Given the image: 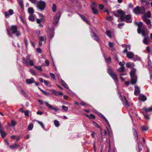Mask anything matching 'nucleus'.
Wrapping results in <instances>:
<instances>
[{"instance_id": "obj_1", "label": "nucleus", "mask_w": 152, "mask_h": 152, "mask_svg": "<svg viewBox=\"0 0 152 152\" xmlns=\"http://www.w3.org/2000/svg\"><path fill=\"white\" fill-rule=\"evenodd\" d=\"M113 14L115 16L119 18L118 20L119 22H121L124 20L128 23L132 22L130 15H127L125 16L124 12L121 10H118L116 12H114Z\"/></svg>"}, {"instance_id": "obj_2", "label": "nucleus", "mask_w": 152, "mask_h": 152, "mask_svg": "<svg viewBox=\"0 0 152 152\" xmlns=\"http://www.w3.org/2000/svg\"><path fill=\"white\" fill-rule=\"evenodd\" d=\"M135 24L138 26L137 30L138 33H141L142 36L148 35V30L144 29L145 26H143V23L142 22H135Z\"/></svg>"}, {"instance_id": "obj_3", "label": "nucleus", "mask_w": 152, "mask_h": 152, "mask_svg": "<svg viewBox=\"0 0 152 152\" xmlns=\"http://www.w3.org/2000/svg\"><path fill=\"white\" fill-rule=\"evenodd\" d=\"M108 73L110 75L112 78L114 80L115 84L116 85L118 84V80L117 78L115 73L113 71L112 69L110 67H108Z\"/></svg>"}, {"instance_id": "obj_4", "label": "nucleus", "mask_w": 152, "mask_h": 152, "mask_svg": "<svg viewBox=\"0 0 152 152\" xmlns=\"http://www.w3.org/2000/svg\"><path fill=\"white\" fill-rule=\"evenodd\" d=\"M136 70L134 69H132L131 71L130 76L131 77V83L133 84H135L137 82V78L135 75Z\"/></svg>"}, {"instance_id": "obj_5", "label": "nucleus", "mask_w": 152, "mask_h": 152, "mask_svg": "<svg viewBox=\"0 0 152 152\" xmlns=\"http://www.w3.org/2000/svg\"><path fill=\"white\" fill-rule=\"evenodd\" d=\"M133 12L136 14L144 13L145 12V9L143 7H140L137 6L134 9Z\"/></svg>"}, {"instance_id": "obj_6", "label": "nucleus", "mask_w": 152, "mask_h": 152, "mask_svg": "<svg viewBox=\"0 0 152 152\" xmlns=\"http://www.w3.org/2000/svg\"><path fill=\"white\" fill-rule=\"evenodd\" d=\"M10 30L13 34H15L17 37H18L21 34L20 32L17 30V27L16 26L13 25L11 26L10 28Z\"/></svg>"}, {"instance_id": "obj_7", "label": "nucleus", "mask_w": 152, "mask_h": 152, "mask_svg": "<svg viewBox=\"0 0 152 152\" xmlns=\"http://www.w3.org/2000/svg\"><path fill=\"white\" fill-rule=\"evenodd\" d=\"M142 18L146 24L148 25V28H151L152 26L151 20L149 19H147V18H146V15L143 16L142 17Z\"/></svg>"}, {"instance_id": "obj_8", "label": "nucleus", "mask_w": 152, "mask_h": 152, "mask_svg": "<svg viewBox=\"0 0 152 152\" xmlns=\"http://www.w3.org/2000/svg\"><path fill=\"white\" fill-rule=\"evenodd\" d=\"M46 3L45 1H40L37 5V7L41 10H43L45 7Z\"/></svg>"}, {"instance_id": "obj_9", "label": "nucleus", "mask_w": 152, "mask_h": 152, "mask_svg": "<svg viewBox=\"0 0 152 152\" xmlns=\"http://www.w3.org/2000/svg\"><path fill=\"white\" fill-rule=\"evenodd\" d=\"M61 16V13L60 12L57 13L55 16L54 17L53 19V24L56 25L58 22Z\"/></svg>"}, {"instance_id": "obj_10", "label": "nucleus", "mask_w": 152, "mask_h": 152, "mask_svg": "<svg viewBox=\"0 0 152 152\" xmlns=\"http://www.w3.org/2000/svg\"><path fill=\"white\" fill-rule=\"evenodd\" d=\"M13 13V10L12 9H10L8 10V12H5V17L6 18H8L10 15H12Z\"/></svg>"}, {"instance_id": "obj_11", "label": "nucleus", "mask_w": 152, "mask_h": 152, "mask_svg": "<svg viewBox=\"0 0 152 152\" xmlns=\"http://www.w3.org/2000/svg\"><path fill=\"white\" fill-rule=\"evenodd\" d=\"M45 104L46 105V106L48 107H49V108L53 109L55 111H57L59 110L58 109V108H57V107H54L53 106L49 104L48 102H45Z\"/></svg>"}, {"instance_id": "obj_12", "label": "nucleus", "mask_w": 152, "mask_h": 152, "mask_svg": "<svg viewBox=\"0 0 152 152\" xmlns=\"http://www.w3.org/2000/svg\"><path fill=\"white\" fill-rule=\"evenodd\" d=\"M148 35L145 36H143L145 37L143 40V43L146 45H148L149 44V39L148 37Z\"/></svg>"}, {"instance_id": "obj_13", "label": "nucleus", "mask_w": 152, "mask_h": 152, "mask_svg": "<svg viewBox=\"0 0 152 152\" xmlns=\"http://www.w3.org/2000/svg\"><path fill=\"white\" fill-rule=\"evenodd\" d=\"M126 53V56L129 58L131 59L133 58L134 54L133 52L130 51Z\"/></svg>"}, {"instance_id": "obj_14", "label": "nucleus", "mask_w": 152, "mask_h": 152, "mask_svg": "<svg viewBox=\"0 0 152 152\" xmlns=\"http://www.w3.org/2000/svg\"><path fill=\"white\" fill-rule=\"evenodd\" d=\"M30 56H27L26 57V59L25 58H23V62L24 64L27 65L28 64V61H29L31 60H30Z\"/></svg>"}, {"instance_id": "obj_15", "label": "nucleus", "mask_w": 152, "mask_h": 152, "mask_svg": "<svg viewBox=\"0 0 152 152\" xmlns=\"http://www.w3.org/2000/svg\"><path fill=\"white\" fill-rule=\"evenodd\" d=\"M26 82L28 84H30L35 82V80L33 78L31 77L30 79H26Z\"/></svg>"}, {"instance_id": "obj_16", "label": "nucleus", "mask_w": 152, "mask_h": 152, "mask_svg": "<svg viewBox=\"0 0 152 152\" xmlns=\"http://www.w3.org/2000/svg\"><path fill=\"white\" fill-rule=\"evenodd\" d=\"M135 88L134 95L136 96L138 95L140 92V88L138 86H135Z\"/></svg>"}, {"instance_id": "obj_17", "label": "nucleus", "mask_w": 152, "mask_h": 152, "mask_svg": "<svg viewBox=\"0 0 152 152\" xmlns=\"http://www.w3.org/2000/svg\"><path fill=\"white\" fill-rule=\"evenodd\" d=\"M50 91H53V94L56 96H58L59 95H62L63 94L61 92L56 91L54 90H51Z\"/></svg>"}, {"instance_id": "obj_18", "label": "nucleus", "mask_w": 152, "mask_h": 152, "mask_svg": "<svg viewBox=\"0 0 152 152\" xmlns=\"http://www.w3.org/2000/svg\"><path fill=\"white\" fill-rule=\"evenodd\" d=\"M139 99L140 100L142 101H145L146 99V97L144 95L141 94L139 95Z\"/></svg>"}, {"instance_id": "obj_19", "label": "nucleus", "mask_w": 152, "mask_h": 152, "mask_svg": "<svg viewBox=\"0 0 152 152\" xmlns=\"http://www.w3.org/2000/svg\"><path fill=\"white\" fill-rule=\"evenodd\" d=\"M123 104L125 105L126 107H128L129 106V104L128 103V102L127 100L126 99L125 97H124L123 100H122Z\"/></svg>"}, {"instance_id": "obj_20", "label": "nucleus", "mask_w": 152, "mask_h": 152, "mask_svg": "<svg viewBox=\"0 0 152 152\" xmlns=\"http://www.w3.org/2000/svg\"><path fill=\"white\" fill-rule=\"evenodd\" d=\"M28 11L30 15L33 14L34 12V10L33 8L30 7L28 9Z\"/></svg>"}, {"instance_id": "obj_21", "label": "nucleus", "mask_w": 152, "mask_h": 152, "mask_svg": "<svg viewBox=\"0 0 152 152\" xmlns=\"http://www.w3.org/2000/svg\"><path fill=\"white\" fill-rule=\"evenodd\" d=\"M61 82L62 85H63V86L65 87L66 88L69 89V87H68L67 85L65 83V82L64 80L61 79Z\"/></svg>"}, {"instance_id": "obj_22", "label": "nucleus", "mask_w": 152, "mask_h": 152, "mask_svg": "<svg viewBox=\"0 0 152 152\" xmlns=\"http://www.w3.org/2000/svg\"><path fill=\"white\" fill-rule=\"evenodd\" d=\"M144 110L146 113L148 112L152 111V106L148 108H145Z\"/></svg>"}, {"instance_id": "obj_23", "label": "nucleus", "mask_w": 152, "mask_h": 152, "mask_svg": "<svg viewBox=\"0 0 152 152\" xmlns=\"http://www.w3.org/2000/svg\"><path fill=\"white\" fill-rule=\"evenodd\" d=\"M28 19L30 21H34V16L33 15H30V16L28 17Z\"/></svg>"}, {"instance_id": "obj_24", "label": "nucleus", "mask_w": 152, "mask_h": 152, "mask_svg": "<svg viewBox=\"0 0 152 152\" xmlns=\"http://www.w3.org/2000/svg\"><path fill=\"white\" fill-rule=\"evenodd\" d=\"M148 68L151 72L152 71V64L151 62L149 60L148 61Z\"/></svg>"}, {"instance_id": "obj_25", "label": "nucleus", "mask_w": 152, "mask_h": 152, "mask_svg": "<svg viewBox=\"0 0 152 152\" xmlns=\"http://www.w3.org/2000/svg\"><path fill=\"white\" fill-rule=\"evenodd\" d=\"M52 9L53 11V12H55L57 10V5L55 4H53Z\"/></svg>"}, {"instance_id": "obj_26", "label": "nucleus", "mask_w": 152, "mask_h": 152, "mask_svg": "<svg viewBox=\"0 0 152 152\" xmlns=\"http://www.w3.org/2000/svg\"><path fill=\"white\" fill-rule=\"evenodd\" d=\"M80 16L81 17V18L85 21L88 24H89V22L87 20V19L85 18V17L84 16H83V15H80Z\"/></svg>"}, {"instance_id": "obj_27", "label": "nucleus", "mask_w": 152, "mask_h": 152, "mask_svg": "<svg viewBox=\"0 0 152 152\" xmlns=\"http://www.w3.org/2000/svg\"><path fill=\"white\" fill-rule=\"evenodd\" d=\"M122 46L123 48H125V49L124 50H123V52L124 53L127 52V51L128 50V49H127L128 47H127V45L125 44H124V45L123 44V45H122Z\"/></svg>"}, {"instance_id": "obj_28", "label": "nucleus", "mask_w": 152, "mask_h": 152, "mask_svg": "<svg viewBox=\"0 0 152 152\" xmlns=\"http://www.w3.org/2000/svg\"><path fill=\"white\" fill-rule=\"evenodd\" d=\"M125 70L124 66H121L118 70V71L119 72H124Z\"/></svg>"}, {"instance_id": "obj_29", "label": "nucleus", "mask_w": 152, "mask_h": 152, "mask_svg": "<svg viewBox=\"0 0 152 152\" xmlns=\"http://www.w3.org/2000/svg\"><path fill=\"white\" fill-rule=\"evenodd\" d=\"M133 64L132 62H128L126 63V66L127 67L131 68L133 66Z\"/></svg>"}, {"instance_id": "obj_30", "label": "nucleus", "mask_w": 152, "mask_h": 152, "mask_svg": "<svg viewBox=\"0 0 152 152\" xmlns=\"http://www.w3.org/2000/svg\"><path fill=\"white\" fill-rule=\"evenodd\" d=\"M133 134L135 136V138H136V139L137 140L138 138L136 130L135 129L133 130Z\"/></svg>"}, {"instance_id": "obj_31", "label": "nucleus", "mask_w": 152, "mask_h": 152, "mask_svg": "<svg viewBox=\"0 0 152 152\" xmlns=\"http://www.w3.org/2000/svg\"><path fill=\"white\" fill-rule=\"evenodd\" d=\"M91 9L93 11V13L94 14H96L98 13V11L94 7H91Z\"/></svg>"}, {"instance_id": "obj_32", "label": "nucleus", "mask_w": 152, "mask_h": 152, "mask_svg": "<svg viewBox=\"0 0 152 152\" xmlns=\"http://www.w3.org/2000/svg\"><path fill=\"white\" fill-rule=\"evenodd\" d=\"M93 39L96 40V41L98 40V39L97 36L95 34H93V35L91 36Z\"/></svg>"}, {"instance_id": "obj_33", "label": "nucleus", "mask_w": 152, "mask_h": 152, "mask_svg": "<svg viewBox=\"0 0 152 152\" xmlns=\"http://www.w3.org/2000/svg\"><path fill=\"white\" fill-rule=\"evenodd\" d=\"M142 129L143 131H147L148 128L147 126H142Z\"/></svg>"}, {"instance_id": "obj_34", "label": "nucleus", "mask_w": 152, "mask_h": 152, "mask_svg": "<svg viewBox=\"0 0 152 152\" xmlns=\"http://www.w3.org/2000/svg\"><path fill=\"white\" fill-rule=\"evenodd\" d=\"M37 122L45 130V129L44 126V124L42 122L39 121H37Z\"/></svg>"}, {"instance_id": "obj_35", "label": "nucleus", "mask_w": 152, "mask_h": 152, "mask_svg": "<svg viewBox=\"0 0 152 152\" xmlns=\"http://www.w3.org/2000/svg\"><path fill=\"white\" fill-rule=\"evenodd\" d=\"M54 124L56 127H58L59 126V122L57 120H55L54 121Z\"/></svg>"}, {"instance_id": "obj_36", "label": "nucleus", "mask_w": 152, "mask_h": 152, "mask_svg": "<svg viewBox=\"0 0 152 152\" xmlns=\"http://www.w3.org/2000/svg\"><path fill=\"white\" fill-rule=\"evenodd\" d=\"M138 149L139 151H141L142 150V149L141 148L142 147V144L141 143L140 144V143H138Z\"/></svg>"}, {"instance_id": "obj_37", "label": "nucleus", "mask_w": 152, "mask_h": 152, "mask_svg": "<svg viewBox=\"0 0 152 152\" xmlns=\"http://www.w3.org/2000/svg\"><path fill=\"white\" fill-rule=\"evenodd\" d=\"M46 36H41L39 37V41H43L44 39H45V41H46Z\"/></svg>"}, {"instance_id": "obj_38", "label": "nucleus", "mask_w": 152, "mask_h": 152, "mask_svg": "<svg viewBox=\"0 0 152 152\" xmlns=\"http://www.w3.org/2000/svg\"><path fill=\"white\" fill-rule=\"evenodd\" d=\"M33 125L32 124H29L28 127V130H31L33 129Z\"/></svg>"}, {"instance_id": "obj_39", "label": "nucleus", "mask_w": 152, "mask_h": 152, "mask_svg": "<svg viewBox=\"0 0 152 152\" xmlns=\"http://www.w3.org/2000/svg\"><path fill=\"white\" fill-rule=\"evenodd\" d=\"M146 15V17L148 18H150L151 17V13L150 11H148L147 13L145 14L144 15Z\"/></svg>"}, {"instance_id": "obj_40", "label": "nucleus", "mask_w": 152, "mask_h": 152, "mask_svg": "<svg viewBox=\"0 0 152 152\" xmlns=\"http://www.w3.org/2000/svg\"><path fill=\"white\" fill-rule=\"evenodd\" d=\"M106 34L107 36L109 37H111V33L110 31H106Z\"/></svg>"}, {"instance_id": "obj_41", "label": "nucleus", "mask_w": 152, "mask_h": 152, "mask_svg": "<svg viewBox=\"0 0 152 152\" xmlns=\"http://www.w3.org/2000/svg\"><path fill=\"white\" fill-rule=\"evenodd\" d=\"M18 145L16 144H15L12 146H10V147L12 149H14L16 148L17 147H18Z\"/></svg>"}, {"instance_id": "obj_42", "label": "nucleus", "mask_w": 152, "mask_h": 152, "mask_svg": "<svg viewBox=\"0 0 152 152\" xmlns=\"http://www.w3.org/2000/svg\"><path fill=\"white\" fill-rule=\"evenodd\" d=\"M105 60L107 63L109 64L111 62V59L110 57H109L107 58Z\"/></svg>"}, {"instance_id": "obj_43", "label": "nucleus", "mask_w": 152, "mask_h": 152, "mask_svg": "<svg viewBox=\"0 0 152 152\" xmlns=\"http://www.w3.org/2000/svg\"><path fill=\"white\" fill-rule=\"evenodd\" d=\"M125 62L124 61H123L122 62H120L119 64L121 66H124V65L125 64Z\"/></svg>"}, {"instance_id": "obj_44", "label": "nucleus", "mask_w": 152, "mask_h": 152, "mask_svg": "<svg viewBox=\"0 0 152 152\" xmlns=\"http://www.w3.org/2000/svg\"><path fill=\"white\" fill-rule=\"evenodd\" d=\"M16 124V122L13 120H12L11 122V125L12 126H15Z\"/></svg>"}, {"instance_id": "obj_45", "label": "nucleus", "mask_w": 152, "mask_h": 152, "mask_svg": "<svg viewBox=\"0 0 152 152\" xmlns=\"http://www.w3.org/2000/svg\"><path fill=\"white\" fill-rule=\"evenodd\" d=\"M0 133L1 135V136L4 137L6 136V134L5 132H4L3 131L0 132Z\"/></svg>"}, {"instance_id": "obj_46", "label": "nucleus", "mask_w": 152, "mask_h": 152, "mask_svg": "<svg viewBox=\"0 0 152 152\" xmlns=\"http://www.w3.org/2000/svg\"><path fill=\"white\" fill-rule=\"evenodd\" d=\"M35 67L37 69H38V70H39L40 71H42V67L40 66H35Z\"/></svg>"}, {"instance_id": "obj_47", "label": "nucleus", "mask_w": 152, "mask_h": 152, "mask_svg": "<svg viewBox=\"0 0 152 152\" xmlns=\"http://www.w3.org/2000/svg\"><path fill=\"white\" fill-rule=\"evenodd\" d=\"M30 72L31 73L34 75H35L36 74V73L32 69H30Z\"/></svg>"}, {"instance_id": "obj_48", "label": "nucleus", "mask_w": 152, "mask_h": 152, "mask_svg": "<svg viewBox=\"0 0 152 152\" xmlns=\"http://www.w3.org/2000/svg\"><path fill=\"white\" fill-rule=\"evenodd\" d=\"M62 108L65 111H67L68 109V107L64 105L62 106Z\"/></svg>"}, {"instance_id": "obj_49", "label": "nucleus", "mask_w": 152, "mask_h": 152, "mask_svg": "<svg viewBox=\"0 0 152 152\" xmlns=\"http://www.w3.org/2000/svg\"><path fill=\"white\" fill-rule=\"evenodd\" d=\"M95 116L92 114H91L90 115L89 118L91 119H95Z\"/></svg>"}, {"instance_id": "obj_50", "label": "nucleus", "mask_w": 152, "mask_h": 152, "mask_svg": "<svg viewBox=\"0 0 152 152\" xmlns=\"http://www.w3.org/2000/svg\"><path fill=\"white\" fill-rule=\"evenodd\" d=\"M43 20L42 19H37V23L39 24H40L41 21Z\"/></svg>"}, {"instance_id": "obj_51", "label": "nucleus", "mask_w": 152, "mask_h": 152, "mask_svg": "<svg viewBox=\"0 0 152 152\" xmlns=\"http://www.w3.org/2000/svg\"><path fill=\"white\" fill-rule=\"evenodd\" d=\"M20 18V19L22 21V23L24 24L25 23V21L24 20V19H23V17L22 16H19Z\"/></svg>"}, {"instance_id": "obj_52", "label": "nucleus", "mask_w": 152, "mask_h": 152, "mask_svg": "<svg viewBox=\"0 0 152 152\" xmlns=\"http://www.w3.org/2000/svg\"><path fill=\"white\" fill-rule=\"evenodd\" d=\"M54 31H53L51 33H50V38H52L53 36L54 35Z\"/></svg>"}, {"instance_id": "obj_53", "label": "nucleus", "mask_w": 152, "mask_h": 152, "mask_svg": "<svg viewBox=\"0 0 152 152\" xmlns=\"http://www.w3.org/2000/svg\"><path fill=\"white\" fill-rule=\"evenodd\" d=\"M93 124L96 127L99 128H100V126L96 123L94 122L93 123Z\"/></svg>"}, {"instance_id": "obj_54", "label": "nucleus", "mask_w": 152, "mask_h": 152, "mask_svg": "<svg viewBox=\"0 0 152 152\" xmlns=\"http://www.w3.org/2000/svg\"><path fill=\"white\" fill-rule=\"evenodd\" d=\"M32 3H34V4H36L37 3V0H29Z\"/></svg>"}, {"instance_id": "obj_55", "label": "nucleus", "mask_w": 152, "mask_h": 152, "mask_svg": "<svg viewBox=\"0 0 152 152\" xmlns=\"http://www.w3.org/2000/svg\"><path fill=\"white\" fill-rule=\"evenodd\" d=\"M29 63L30 65L31 66H34V65L33 61L32 60H31L29 61Z\"/></svg>"}, {"instance_id": "obj_56", "label": "nucleus", "mask_w": 152, "mask_h": 152, "mask_svg": "<svg viewBox=\"0 0 152 152\" xmlns=\"http://www.w3.org/2000/svg\"><path fill=\"white\" fill-rule=\"evenodd\" d=\"M25 113V115L26 116H28L29 115V111L28 110H27L26 111L24 112Z\"/></svg>"}, {"instance_id": "obj_57", "label": "nucleus", "mask_w": 152, "mask_h": 152, "mask_svg": "<svg viewBox=\"0 0 152 152\" xmlns=\"http://www.w3.org/2000/svg\"><path fill=\"white\" fill-rule=\"evenodd\" d=\"M107 19L108 20H113V18L111 16H109L107 18Z\"/></svg>"}, {"instance_id": "obj_58", "label": "nucleus", "mask_w": 152, "mask_h": 152, "mask_svg": "<svg viewBox=\"0 0 152 152\" xmlns=\"http://www.w3.org/2000/svg\"><path fill=\"white\" fill-rule=\"evenodd\" d=\"M124 23H119V24H118V27L119 28H121V27L122 26H124Z\"/></svg>"}, {"instance_id": "obj_59", "label": "nucleus", "mask_w": 152, "mask_h": 152, "mask_svg": "<svg viewBox=\"0 0 152 152\" xmlns=\"http://www.w3.org/2000/svg\"><path fill=\"white\" fill-rule=\"evenodd\" d=\"M38 101L41 104H43L44 103V102L41 99H39L38 100Z\"/></svg>"}, {"instance_id": "obj_60", "label": "nucleus", "mask_w": 152, "mask_h": 152, "mask_svg": "<svg viewBox=\"0 0 152 152\" xmlns=\"http://www.w3.org/2000/svg\"><path fill=\"white\" fill-rule=\"evenodd\" d=\"M42 93L45 95H47V96H48L49 94V93L45 92L44 91H42Z\"/></svg>"}, {"instance_id": "obj_61", "label": "nucleus", "mask_w": 152, "mask_h": 152, "mask_svg": "<svg viewBox=\"0 0 152 152\" xmlns=\"http://www.w3.org/2000/svg\"><path fill=\"white\" fill-rule=\"evenodd\" d=\"M99 7L100 9L102 10L104 6L102 4H100L99 5Z\"/></svg>"}, {"instance_id": "obj_62", "label": "nucleus", "mask_w": 152, "mask_h": 152, "mask_svg": "<svg viewBox=\"0 0 152 152\" xmlns=\"http://www.w3.org/2000/svg\"><path fill=\"white\" fill-rule=\"evenodd\" d=\"M95 133L94 132H92V133L91 134V137H93V138H95Z\"/></svg>"}, {"instance_id": "obj_63", "label": "nucleus", "mask_w": 152, "mask_h": 152, "mask_svg": "<svg viewBox=\"0 0 152 152\" xmlns=\"http://www.w3.org/2000/svg\"><path fill=\"white\" fill-rule=\"evenodd\" d=\"M44 82L45 85L46 86H48L49 83V82L47 80H45L44 81Z\"/></svg>"}, {"instance_id": "obj_64", "label": "nucleus", "mask_w": 152, "mask_h": 152, "mask_svg": "<svg viewBox=\"0 0 152 152\" xmlns=\"http://www.w3.org/2000/svg\"><path fill=\"white\" fill-rule=\"evenodd\" d=\"M109 45L110 48H111L113 46V44L111 42H109Z\"/></svg>"}]
</instances>
